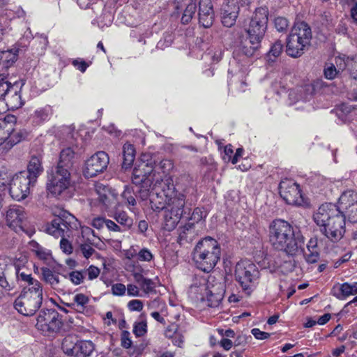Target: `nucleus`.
I'll return each mask as SVG.
<instances>
[{"mask_svg": "<svg viewBox=\"0 0 357 357\" xmlns=\"http://www.w3.org/2000/svg\"><path fill=\"white\" fill-rule=\"evenodd\" d=\"M152 190L151 208L155 212L165 210V228L167 231L173 230L181 220V217L187 213L184 211L185 195L176 190L170 178L157 181Z\"/></svg>", "mask_w": 357, "mask_h": 357, "instance_id": "f257e3e1", "label": "nucleus"}, {"mask_svg": "<svg viewBox=\"0 0 357 357\" xmlns=\"http://www.w3.org/2000/svg\"><path fill=\"white\" fill-rule=\"evenodd\" d=\"M357 202V193L352 190L343 192L337 205L333 203L321 204L313 215L319 231L333 243L340 241L346 231L342 210Z\"/></svg>", "mask_w": 357, "mask_h": 357, "instance_id": "f03ea898", "label": "nucleus"}, {"mask_svg": "<svg viewBox=\"0 0 357 357\" xmlns=\"http://www.w3.org/2000/svg\"><path fill=\"white\" fill-rule=\"evenodd\" d=\"M269 242L274 249L294 256L302 249L305 238L299 230L282 219L273 220L268 227Z\"/></svg>", "mask_w": 357, "mask_h": 357, "instance_id": "7ed1b4c3", "label": "nucleus"}, {"mask_svg": "<svg viewBox=\"0 0 357 357\" xmlns=\"http://www.w3.org/2000/svg\"><path fill=\"white\" fill-rule=\"evenodd\" d=\"M54 219L47 224L45 230L56 238L61 237L60 248L64 253L70 255L73 252V248L66 237H70L73 230L77 228L78 220L73 215L63 209L54 211Z\"/></svg>", "mask_w": 357, "mask_h": 357, "instance_id": "20e7f679", "label": "nucleus"}, {"mask_svg": "<svg viewBox=\"0 0 357 357\" xmlns=\"http://www.w3.org/2000/svg\"><path fill=\"white\" fill-rule=\"evenodd\" d=\"M312 38L310 26L304 21L294 24L286 40V53L292 58L301 56Z\"/></svg>", "mask_w": 357, "mask_h": 357, "instance_id": "39448f33", "label": "nucleus"}, {"mask_svg": "<svg viewBox=\"0 0 357 357\" xmlns=\"http://www.w3.org/2000/svg\"><path fill=\"white\" fill-rule=\"evenodd\" d=\"M192 258L202 266L215 268L221 258L220 243L211 236L200 239L193 249Z\"/></svg>", "mask_w": 357, "mask_h": 357, "instance_id": "423d86ee", "label": "nucleus"}, {"mask_svg": "<svg viewBox=\"0 0 357 357\" xmlns=\"http://www.w3.org/2000/svg\"><path fill=\"white\" fill-rule=\"evenodd\" d=\"M34 285L31 289H23L14 302L15 310L24 316L33 315L43 303V287L36 283Z\"/></svg>", "mask_w": 357, "mask_h": 357, "instance_id": "0eeeda50", "label": "nucleus"}, {"mask_svg": "<svg viewBox=\"0 0 357 357\" xmlns=\"http://www.w3.org/2000/svg\"><path fill=\"white\" fill-rule=\"evenodd\" d=\"M70 172L60 166L52 167L47 172L46 188L53 197H59L67 190L70 185Z\"/></svg>", "mask_w": 357, "mask_h": 357, "instance_id": "6e6552de", "label": "nucleus"}, {"mask_svg": "<svg viewBox=\"0 0 357 357\" xmlns=\"http://www.w3.org/2000/svg\"><path fill=\"white\" fill-rule=\"evenodd\" d=\"M268 22V9L266 7H259L255 9L248 28L246 30L248 36L251 39L261 42L267 30Z\"/></svg>", "mask_w": 357, "mask_h": 357, "instance_id": "1a4fd4ad", "label": "nucleus"}, {"mask_svg": "<svg viewBox=\"0 0 357 357\" xmlns=\"http://www.w3.org/2000/svg\"><path fill=\"white\" fill-rule=\"evenodd\" d=\"M29 136L26 129H15L13 124L6 121V118L0 121V146L3 145L4 149H11Z\"/></svg>", "mask_w": 357, "mask_h": 357, "instance_id": "9d476101", "label": "nucleus"}, {"mask_svg": "<svg viewBox=\"0 0 357 357\" xmlns=\"http://www.w3.org/2000/svg\"><path fill=\"white\" fill-rule=\"evenodd\" d=\"M36 321V328L45 335L57 333L62 326L60 314L52 309L40 311Z\"/></svg>", "mask_w": 357, "mask_h": 357, "instance_id": "9b49d317", "label": "nucleus"}, {"mask_svg": "<svg viewBox=\"0 0 357 357\" xmlns=\"http://www.w3.org/2000/svg\"><path fill=\"white\" fill-rule=\"evenodd\" d=\"M279 193L287 204L301 206L304 203L300 185L291 179L284 178L280 181Z\"/></svg>", "mask_w": 357, "mask_h": 357, "instance_id": "f8f14e48", "label": "nucleus"}, {"mask_svg": "<svg viewBox=\"0 0 357 357\" xmlns=\"http://www.w3.org/2000/svg\"><path fill=\"white\" fill-rule=\"evenodd\" d=\"M36 185L20 172L15 174L9 182V193L16 201L26 199L30 194V188Z\"/></svg>", "mask_w": 357, "mask_h": 357, "instance_id": "ddd939ff", "label": "nucleus"}, {"mask_svg": "<svg viewBox=\"0 0 357 357\" xmlns=\"http://www.w3.org/2000/svg\"><path fill=\"white\" fill-rule=\"evenodd\" d=\"M109 158L105 151H98L85 162L83 174L86 178H93L106 170Z\"/></svg>", "mask_w": 357, "mask_h": 357, "instance_id": "4468645a", "label": "nucleus"}, {"mask_svg": "<svg viewBox=\"0 0 357 357\" xmlns=\"http://www.w3.org/2000/svg\"><path fill=\"white\" fill-rule=\"evenodd\" d=\"M3 83L6 86L4 88V93L0 97V105L5 103L8 109L15 110L24 105L21 94L17 90V86L12 85L6 79H3L1 84Z\"/></svg>", "mask_w": 357, "mask_h": 357, "instance_id": "2eb2a0df", "label": "nucleus"}, {"mask_svg": "<svg viewBox=\"0 0 357 357\" xmlns=\"http://www.w3.org/2000/svg\"><path fill=\"white\" fill-rule=\"evenodd\" d=\"M196 18L201 27L208 29L213 26L215 15L211 0H198Z\"/></svg>", "mask_w": 357, "mask_h": 357, "instance_id": "dca6fc26", "label": "nucleus"}, {"mask_svg": "<svg viewBox=\"0 0 357 357\" xmlns=\"http://www.w3.org/2000/svg\"><path fill=\"white\" fill-rule=\"evenodd\" d=\"M62 349L70 357H89L94 349V345L91 341L82 340L70 347L66 339L62 344Z\"/></svg>", "mask_w": 357, "mask_h": 357, "instance_id": "f3484780", "label": "nucleus"}, {"mask_svg": "<svg viewBox=\"0 0 357 357\" xmlns=\"http://www.w3.org/2000/svg\"><path fill=\"white\" fill-rule=\"evenodd\" d=\"M238 0H224L220 8L223 26L226 27L234 26L238 17Z\"/></svg>", "mask_w": 357, "mask_h": 357, "instance_id": "a211bd4d", "label": "nucleus"}, {"mask_svg": "<svg viewBox=\"0 0 357 357\" xmlns=\"http://www.w3.org/2000/svg\"><path fill=\"white\" fill-rule=\"evenodd\" d=\"M238 39L239 41L235 47L234 54L243 55L246 57H252L258 55L261 42L251 39L249 36L246 37L240 36Z\"/></svg>", "mask_w": 357, "mask_h": 357, "instance_id": "6ab92c4d", "label": "nucleus"}, {"mask_svg": "<svg viewBox=\"0 0 357 357\" xmlns=\"http://www.w3.org/2000/svg\"><path fill=\"white\" fill-rule=\"evenodd\" d=\"M98 195V200L104 206V210L108 213L118 205L116 195L110 187L102 184L96 186Z\"/></svg>", "mask_w": 357, "mask_h": 357, "instance_id": "aec40b11", "label": "nucleus"}, {"mask_svg": "<svg viewBox=\"0 0 357 357\" xmlns=\"http://www.w3.org/2000/svg\"><path fill=\"white\" fill-rule=\"evenodd\" d=\"M236 279L248 294H250L252 284L259 278L258 269H236Z\"/></svg>", "mask_w": 357, "mask_h": 357, "instance_id": "412c9836", "label": "nucleus"}, {"mask_svg": "<svg viewBox=\"0 0 357 357\" xmlns=\"http://www.w3.org/2000/svg\"><path fill=\"white\" fill-rule=\"evenodd\" d=\"M43 156L33 155L26 167V171L20 172L21 174L29 178L32 182L36 183L38 177L43 174Z\"/></svg>", "mask_w": 357, "mask_h": 357, "instance_id": "4be33fe9", "label": "nucleus"}, {"mask_svg": "<svg viewBox=\"0 0 357 357\" xmlns=\"http://www.w3.org/2000/svg\"><path fill=\"white\" fill-rule=\"evenodd\" d=\"M154 173L153 165L152 162H142L137 167H135L132 172V183L139 184L147 180L153 179L152 174Z\"/></svg>", "mask_w": 357, "mask_h": 357, "instance_id": "5701e85b", "label": "nucleus"}, {"mask_svg": "<svg viewBox=\"0 0 357 357\" xmlns=\"http://www.w3.org/2000/svg\"><path fill=\"white\" fill-rule=\"evenodd\" d=\"M356 105L344 102L337 105L331 111V113L335 114L339 120L337 123H348L351 122L356 115Z\"/></svg>", "mask_w": 357, "mask_h": 357, "instance_id": "b1692460", "label": "nucleus"}, {"mask_svg": "<svg viewBox=\"0 0 357 357\" xmlns=\"http://www.w3.org/2000/svg\"><path fill=\"white\" fill-rule=\"evenodd\" d=\"M197 1L198 0H189L183 8L178 5L176 6V13L181 14V23L182 24H188L193 19H196Z\"/></svg>", "mask_w": 357, "mask_h": 357, "instance_id": "393cba45", "label": "nucleus"}, {"mask_svg": "<svg viewBox=\"0 0 357 357\" xmlns=\"http://www.w3.org/2000/svg\"><path fill=\"white\" fill-rule=\"evenodd\" d=\"M24 219L25 213L24 208L20 206H15L9 208L6 213V221L10 227H19L20 229H22V223Z\"/></svg>", "mask_w": 357, "mask_h": 357, "instance_id": "a878e982", "label": "nucleus"}, {"mask_svg": "<svg viewBox=\"0 0 357 357\" xmlns=\"http://www.w3.org/2000/svg\"><path fill=\"white\" fill-rule=\"evenodd\" d=\"M107 215L114 218L122 227V230H129L133 224V220L129 217L126 211L119 209L117 206L109 210Z\"/></svg>", "mask_w": 357, "mask_h": 357, "instance_id": "bb28decb", "label": "nucleus"}, {"mask_svg": "<svg viewBox=\"0 0 357 357\" xmlns=\"http://www.w3.org/2000/svg\"><path fill=\"white\" fill-rule=\"evenodd\" d=\"M184 211H186L187 213H185L181 218H185L188 222L185 224L183 226V229L185 231H189L192 229L194 227V225L195 223H198L204 218V212L202 210V208L197 207L195 208L192 213H191L190 216V211L191 208H188V206H184ZM204 218H206V215H204Z\"/></svg>", "mask_w": 357, "mask_h": 357, "instance_id": "cd10ccee", "label": "nucleus"}, {"mask_svg": "<svg viewBox=\"0 0 357 357\" xmlns=\"http://www.w3.org/2000/svg\"><path fill=\"white\" fill-rule=\"evenodd\" d=\"M20 49L13 46L11 49L0 52V65L5 68L12 66L18 59Z\"/></svg>", "mask_w": 357, "mask_h": 357, "instance_id": "c85d7f7f", "label": "nucleus"}, {"mask_svg": "<svg viewBox=\"0 0 357 357\" xmlns=\"http://www.w3.org/2000/svg\"><path fill=\"white\" fill-rule=\"evenodd\" d=\"M75 152L70 147L63 149L59 155V159L56 166H60L68 171L73 167Z\"/></svg>", "mask_w": 357, "mask_h": 357, "instance_id": "c756f323", "label": "nucleus"}, {"mask_svg": "<svg viewBox=\"0 0 357 357\" xmlns=\"http://www.w3.org/2000/svg\"><path fill=\"white\" fill-rule=\"evenodd\" d=\"M135 158V149L133 145L125 144L123 146L122 168L125 170L130 168Z\"/></svg>", "mask_w": 357, "mask_h": 357, "instance_id": "7c9ffc66", "label": "nucleus"}, {"mask_svg": "<svg viewBox=\"0 0 357 357\" xmlns=\"http://www.w3.org/2000/svg\"><path fill=\"white\" fill-rule=\"evenodd\" d=\"M52 115V107L50 105H47L35 110L33 114V119L36 123L40 124L45 121H48Z\"/></svg>", "mask_w": 357, "mask_h": 357, "instance_id": "2f4dec72", "label": "nucleus"}, {"mask_svg": "<svg viewBox=\"0 0 357 357\" xmlns=\"http://www.w3.org/2000/svg\"><path fill=\"white\" fill-rule=\"evenodd\" d=\"M152 180H147L139 184H133L135 186L136 197L141 200H146L151 196V187Z\"/></svg>", "mask_w": 357, "mask_h": 357, "instance_id": "473e14b6", "label": "nucleus"}, {"mask_svg": "<svg viewBox=\"0 0 357 357\" xmlns=\"http://www.w3.org/2000/svg\"><path fill=\"white\" fill-rule=\"evenodd\" d=\"M284 49V44L281 40H276L271 46L269 51L266 54V59L268 63H273L275 61Z\"/></svg>", "mask_w": 357, "mask_h": 357, "instance_id": "72a5a7b5", "label": "nucleus"}, {"mask_svg": "<svg viewBox=\"0 0 357 357\" xmlns=\"http://www.w3.org/2000/svg\"><path fill=\"white\" fill-rule=\"evenodd\" d=\"M75 252L77 254H82L86 259H89L93 255L98 257V253L91 247V243L87 242L81 243Z\"/></svg>", "mask_w": 357, "mask_h": 357, "instance_id": "f704fd0d", "label": "nucleus"}, {"mask_svg": "<svg viewBox=\"0 0 357 357\" xmlns=\"http://www.w3.org/2000/svg\"><path fill=\"white\" fill-rule=\"evenodd\" d=\"M89 298L83 294H77L73 297V303L70 305L75 307L77 311H83L88 304Z\"/></svg>", "mask_w": 357, "mask_h": 357, "instance_id": "c9c22d12", "label": "nucleus"}, {"mask_svg": "<svg viewBox=\"0 0 357 357\" xmlns=\"http://www.w3.org/2000/svg\"><path fill=\"white\" fill-rule=\"evenodd\" d=\"M121 196L124 200H126L128 204L135 206L136 204V193L135 186L126 185L125 186L124 190L121 194Z\"/></svg>", "mask_w": 357, "mask_h": 357, "instance_id": "e433bc0d", "label": "nucleus"}, {"mask_svg": "<svg viewBox=\"0 0 357 357\" xmlns=\"http://www.w3.org/2000/svg\"><path fill=\"white\" fill-rule=\"evenodd\" d=\"M342 214L344 217V226L346 225V218L350 222H357V202L348 206L347 209L342 210Z\"/></svg>", "mask_w": 357, "mask_h": 357, "instance_id": "4c0bfd02", "label": "nucleus"}, {"mask_svg": "<svg viewBox=\"0 0 357 357\" xmlns=\"http://www.w3.org/2000/svg\"><path fill=\"white\" fill-rule=\"evenodd\" d=\"M133 333L137 337H142L147 333V322L142 314L140 320L135 323Z\"/></svg>", "mask_w": 357, "mask_h": 357, "instance_id": "58836bf2", "label": "nucleus"}, {"mask_svg": "<svg viewBox=\"0 0 357 357\" xmlns=\"http://www.w3.org/2000/svg\"><path fill=\"white\" fill-rule=\"evenodd\" d=\"M44 280L52 287H56L59 283V275L53 271V269H43Z\"/></svg>", "mask_w": 357, "mask_h": 357, "instance_id": "ea45409f", "label": "nucleus"}, {"mask_svg": "<svg viewBox=\"0 0 357 357\" xmlns=\"http://www.w3.org/2000/svg\"><path fill=\"white\" fill-rule=\"evenodd\" d=\"M77 2L82 9H87L92 6L91 9L98 14L96 10H102L105 8L103 1L91 3L90 0H77Z\"/></svg>", "mask_w": 357, "mask_h": 357, "instance_id": "a19ab883", "label": "nucleus"}, {"mask_svg": "<svg viewBox=\"0 0 357 357\" xmlns=\"http://www.w3.org/2000/svg\"><path fill=\"white\" fill-rule=\"evenodd\" d=\"M274 27L278 32L284 33L287 31L289 22L284 17L278 16L275 17L273 20Z\"/></svg>", "mask_w": 357, "mask_h": 357, "instance_id": "79ce46f5", "label": "nucleus"}, {"mask_svg": "<svg viewBox=\"0 0 357 357\" xmlns=\"http://www.w3.org/2000/svg\"><path fill=\"white\" fill-rule=\"evenodd\" d=\"M36 256L41 260L49 264L52 260L51 253L40 245H37V249L34 250Z\"/></svg>", "mask_w": 357, "mask_h": 357, "instance_id": "37998d69", "label": "nucleus"}, {"mask_svg": "<svg viewBox=\"0 0 357 357\" xmlns=\"http://www.w3.org/2000/svg\"><path fill=\"white\" fill-rule=\"evenodd\" d=\"M20 269H17L19 271ZM17 277L20 280L26 282L28 284L27 287H24V289H31V287H35V284L36 283L38 286H42L40 282L37 280L33 279L30 274H26L24 273H19V271L16 272Z\"/></svg>", "mask_w": 357, "mask_h": 357, "instance_id": "c03bdc74", "label": "nucleus"}, {"mask_svg": "<svg viewBox=\"0 0 357 357\" xmlns=\"http://www.w3.org/2000/svg\"><path fill=\"white\" fill-rule=\"evenodd\" d=\"M154 172L158 169H160L163 173L169 172L173 168V163L170 160L163 159L160 160L158 164L154 162Z\"/></svg>", "mask_w": 357, "mask_h": 357, "instance_id": "a18cd8bd", "label": "nucleus"}, {"mask_svg": "<svg viewBox=\"0 0 357 357\" xmlns=\"http://www.w3.org/2000/svg\"><path fill=\"white\" fill-rule=\"evenodd\" d=\"M153 258V254L147 248H142L135 253V259L141 261H151Z\"/></svg>", "mask_w": 357, "mask_h": 357, "instance_id": "49530a36", "label": "nucleus"}, {"mask_svg": "<svg viewBox=\"0 0 357 357\" xmlns=\"http://www.w3.org/2000/svg\"><path fill=\"white\" fill-rule=\"evenodd\" d=\"M340 291L342 295L345 296L354 295L357 294V283H354L353 284L344 283L341 285Z\"/></svg>", "mask_w": 357, "mask_h": 357, "instance_id": "de8ad7c7", "label": "nucleus"}, {"mask_svg": "<svg viewBox=\"0 0 357 357\" xmlns=\"http://www.w3.org/2000/svg\"><path fill=\"white\" fill-rule=\"evenodd\" d=\"M84 271H74L69 273L70 280L75 285L79 284L83 282Z\"/></svg>", "mask_w": 357, "mask_h": 357, "instance_id": "09e8293b", "label": "nucleus"}, {"mask_svg": "<svg viewBox=\"0 0 357 357\" xmlns=\"http://www.w3.org/2000/svg\"><path fill=\"white\" fill-rule=\"evenodd\" d=\"M339 70H337L335 65L331 63L328 66H325L324 69V75L326 79H333L336 77L338 74Z\"/></svg>", "mask_w": 357, "mask_h": 357, "instance_id": "8fccbe9b", "label": "nucleus"}, {"mask_svg": "<svg viewBox=\"0 0 357 357\" xmlns=\"http://www.w3.org/2000/svg\"><path fill=\"white\" fill-rule=\"evenodd\" d=\"M185 332V330L181 328L176 333L173 335V337H171L172 341V344L178 347H183L184 343V336L183 333Z\"/></svg>", "mask_w": 357, "mask_h": 357, "instance_id": "3c124183", "label": "nucleus"}, {"mask_svg": "<svg viewBox=\"0 0 357 357\" xmlns=\"http://www.w3.org/2000/svg\"><path fill=\"white\" fill-rule=\"evenodd\" d=\"M304 257L308 264H314L319 259V253L318 250H307L304 253Z\"/></svg>", "mask_w": 357, "mask_h": 357, "instance_id": "603ef678", "label": "nucleus"}, {"mask_svg": "<svg viewBox=\"0 0 357 357\" xmlns=\"http://www.w3.org/2000/svg\"><path fill=\"white\" fill-rule=\"evenodd\" d=\"M348 71L350 77L357 81V61L353 59L347 58Z\"/></svg>", "mask_w": 357, "mask_h": 357, "instance_id": "864d4df0", "label": "nucleus"}, {"mask_svg": "<svg viewBox=\"0 0 357 357\" xmlns=\"http://www.w3.org/2000/svg\"><path fill=\"white\" fill-rule=\"evenodd\" d=\"M13 265L14 268H24L28 266V259L25 255H20L19 257L12 258Z\"/></svg>", "mask_w": 357, "mask_h": 357, "instance_id": "5fc2aeb1", "label": "nucleus"}, {"mask_svg": "<svg viewBox=\"0 0 357 357\" xmlns=\"http://www.w3.org/2000/svg\"><path fill=\"white\" fill-rule=\"evenodd\" d=\"M143 307V302L140 300H132L128 303V307L130 311L140 312Z\"/></svg>", "mask_w": 357, "mask_h": 357, "instance_id": "6e6d98bb", "label": "nucleus"}, {"mask_svg": "<svg viewBox=\"0 0 357 357\" xmlns=\"http://www.w3.org/2000/svg\"><path fill=\"white\" fill-rule=\"evenodd\" d=\"M112 294L115 296H123L125 294L126 287L121 283H116L112 287Z\"/></svg>", "mask_w": 357, "mask_h": 357, "instance_id": "4d7b16f0", "label": "nucleus"}, {"mask_svg": "<svg viewBox=\"0 0 357 357\" xmlns=\"http://www.w3.org/2000/svg\"><path fill=\"white\" fill-rule=\"evenodd\" d=\"M182 328L176 324L169 325L165 330V335L167 338L173 337V335L176 333L178 331H180Z\"/></svg>", "mask_w": 357, "mask_h": 357, "instance_id": "13d9d810", "label": "nucleus"}, {"mask_svg": "<svg viewBox=\"0 0 357 357\" xmlns=\"http://www.w3.org/2000/svg\"><path fill=\"white\" fill-rule=\"evenodd\" d=\"M106 227L107 228L112 231L114 232H124L125 230H122V227L119 225H117L114 221L107 219L106 221Z\"/></svg>", "mask_w": 357, "mask_h": 357, "instance_id": "bf43d9fd", "label": "nucleus"}, {"mask_svg": "<svg viewBox=\"0 0 357 357\" xmlns=\"http://www.w3.org/2000/svg\"><path fill=\"white\" fill-rule=\"evenodd\" d=\"M251 333L257 340H266L270 337V333L260 331L259 328H253Z\"/></svg>", "mask_w": 357, "mask_h": 357, "instance_id": "052dcab7", "label": "nucleus"}, {"mask_svg": "<svg viewBox=\"0 0 357 357\" xmlns=\"http://www.w3.org/2000/svg\"><path fill=\"white\" fill-rule=\"evenodd\" d=\"M132 345V340L130 338V333L128 331H123L121 335V346L128 349Z\"/></svg>", "mask_w": 357, "mask_h": 357, "instance_id": "680f3d73", "label": "nucleus"}, {"mask_svg": "<svg viewBox=\"0 0 357 357\" xmlns=\"http://www.w3.org/2000/svg\"><path fill=\"white\" fill-rule=\"evenodd\" d=\"M10 177L6 172L0 171V190H3L9 185Z\"/></svg>", "mask_w": 357, "mask_h": 357, "instance_id": "e2e57ef3", "label": "nucleus"}, {"mask_svg": "<svg viewBox=\"0 0 357 357\" xmlns=\"http://www.w3.org/2000/svg\"><path fill=\"white\" fill-rule=\"evenodd\" d=\"M72 63L82 73H84L89 67L88 63L84 60L74 59Z\"/></svg>", "mask_w": 357, "mask_h": 357, "instance_id": "0e129e2a", "label": "nucleus"}, {"mask_svg": "<svg viewBox=\"0 0 357 357\" xmlns=\"http://www.w3.org/2000/svg\"><path fill=\"white\" fill-rule=\"evenodd\" d=\"M208 54L211 55V58L213 62L218 63L222 59V51L220 49L215 50L214 52L210 50Z\"/></svg>", "mask_w": 357, "mask_h": 357, "instance_id": "69168bd1", "label": "nucleus"}, {"mask_svg": "<svg viewBox=\"0 0 357 357\" xmlns=\"http://www.w3.org/2000/svg\"><path fill=\"white\" fill-rule=\"evenodd\" d=\"M140 286L146 293H149L153 291L155 287L153 281L146 278L143 280V282L140 284Z\"/></svg>", "mask_w": 357, "mask_h": 357, "instance_id": "338daca9", "label": "nucleus"}, {"mask_svg": "<svg viewBox=\"0 0 357 357\" xmlns=\"http://www.w3.org/2000/svg\"><path fill=\"white\" fill-rule=\"evenodd\" d=\"M351 22L357 26V1L350 10Z\"/></svg>", "mask_w": 357, "mask_h": 357, "instance_id": "774afa93", "label": "nucleus"}]
</instances>
